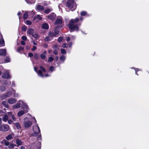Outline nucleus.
I'll return each mask as SVG.
<instances>
[{
	"label": "nucleus",
	"mask_w": 149,
	"mask_h": 149,
	"mask_svg": "<svg viewBox=\"0 0 149 149\" xmlns=\"http://www.w3.org/2000/svg\"><path fill=\"white\" fill-rule=\"evenodd\" d=\"M79 20V19L77 18L75 19H72L70 20L69 25H68L69 28L71 30L78 31L79 27L76 24Z\"/></svg>",
	"instance_id": "nucleus-1"
},
{
	"label": "nucleus",
	"mask_w": 149,
	"mask_h": 149,
	"mask_svg": "<svg viewBox=\"0 0 149 149\" xmlns=\"http://www.w3.org/2000/svg\"><path fill=\"white\" fill-rule=\"evenodd\" d=\"M66 5L72 11H73L76 8V4L74 0H68L67 2Z\"/></svg>",
	"instance_id": "nucleus-2"
},
{
	"label": "nucleus",
	"mask_w": 149,
	"mask_h": 149,
	"mask_svg": "<svg viewBox=\"0 0 149 149\" xmlns=\"http://www.w3.org/2000/svg\"><path fill=\"white\" fill-rule=\"evenodd\" d=\"M23 124L24 127L27 128L30 127L31 126L32 123L31 121L28 120L27 118L26 117L24 119Z\"/></svg>",
	"instance_id": "nucleus-3"
},
{
	"label": "nucleus",
	"mask_w": 149,
	"mask_h": 149,
	"mask_svg": "<svg viewBox=\"0 0 149 149\" xmlns=\"http://www.w3.org/2000/svg\"><path fill=\"white\" fill-rule=\"evenodd\" d=\"M34 69L35 71L37 72L38 75L42 77H43L44 76H45V77H47L49 76V75L48 74H46L45 75L43 74L42 73V71L41 70H39L37 72V68L36 67H34Z\"/></svg>",
	"instance_id": "nucleus-4"
},
{
	"label": "nucleus",
	"mask_w": 149,
	"mask_h": 149,
	"mask_svg": "<svg viewBox=\"0 0 149 149\" xmlns=\"http://www.w3.org/2000/svg\"><path fill=\"white\" fill-rule=\"evenodd\" d=\"M9 129V126L8 125H1L0 127V130L3 132H6L8 131Z\"/></svg>",
	"instance_id": "nucleus-5"
},
{
	"label": "nucleus",
	"mask_w": 149,
	"mask_h": 149,
	"mask_svg": "<svg viewBox=\"0 0 149 149\" xmlns=\"http://www.w3.org/2000/svg\"><path fill=\"white\" fill-rule=\"evenodd\" d=\"M2 77L3 78L5 79L10 78V76L9 74V71L8 70H6L5 72L3 73Z\"/></svg>",
	"instance_id": "nucleus-6"
},
{
	"label": "nucleus",
	"mask_w": 149,
	"mask_h": 149,
	"mask_svg": "<svg viewBox=\"0 0 149 149\" xmlns=\"http://www.w3.org/2000/svg\"><path fill=\"white\" fill-rule=\"evenodd\" d=\"M47 18L52 20H54L56 17V15L54 13H52L48 16H46Z\"/></svg>",
	"instance_id": "nucleus-7"
},
{
	"label": "nucleus",
	"mask_w": 149,
	"mask_h": 149,
	"mask_svg": "<svg viewBox=\"0 0 149 149\" xmlns=\"http://www.w3.org/2000/svg\"><path fill=\"white\" fill-rule=\"evenodd\" d=\"M21 101H22L19 100L18 103L15 104L12 106L13 108V109H17L19 108L21 104Z\"/></svg>",
	"instance_id": "nucleus-8"
},
{
	"label": "nucleus",
	"mask_w": 149,
	"mask_h": 149,
	"mask_svg": "<svg viewBox=\"0 0 149 149\" xmlns=\"http://www.w3.org/2000/svg\"><path fill=\"white\" fill-rule=\"evenodd\" d=\"M16 101V99L13 98H10L8 100V102L10 104H13L15 103Z\"/></svg>",
	"instance_id": "nucleus-9"
},
{
	"label": "nucleus",
	"mask_w": 149,
	"mask_h": 149,
	"mask_svg": "<svg viewBox=\"0 0 149 149\" xmlns=\"http://www.w3.org/2000/svg\"><path fill=\"white\" fill-rule=\"evenodd\" d=\"M28 112L27 110H24V111L21 110L18 112L17 113V116L18 117H20L23 115L25 113H26Z\"/></svg>",
	"instance_id": "nucleus-10"
},
{
	"label": "nucleus",
	"mask_w": 149,
	"mask_h": 149,
	"mask_svg": "<svg viewBox=\"0 0 149 149\" xmlns=\"http://www.w3.org/2000/svg\"><path fill=\"white\" fill-rule=\"evenodd\" d=\"M33 130L34 132L36 133H38L40 132V130L38 125H36L34 127Z\"/></svg>",
	"instance_id": "nucleus-11"
},
{
	"label": "nucleus",
	"mask_w": 149,
	"mask_h": 149,
	"mask_svg": "<svg viewBox=\"0 0 149 149\" xmlns=\"http://www.w3.org/2000/svg\"><path fill=\"white\" fill-rule=\"evenodd\" d=\"M36 9L38 11H42L44 9V8L40 5H37L36 6Z\"/></svg>",
	"instance_id": "nucleus-12"
},
{
	"label": "nucleus",
	"mask_w": 149,
	"mask_h": 149,
	"mask_svg": "<svg viewBox=\"0 0 149 149\" xmlns=\"http://www.w3.org/2000/svg\"><path fill=\"white\" fill-rule=\"evenodd\" d=\"M62 22V20L61 17L57 18L54 23L55 24L57 25L61 24Z\"/></svg>",
	"instance_id": "nucleus-13"
},
{
	"label": "nucleus",
	"mask_w": 149,
	"mask_h": 149,
	"mask_svg": "<svg viewBox=\"0 0 149 149\" xmlns=\"http://www.w3.org/2000/svg\"><path fill=\"white\" fill-rule=\"evenodd\" d=\"M14 134L13 133L10 134L8 135L6 137V139L8 140H9L13 139L14 137Z\"/></svg>",
	"instance_id": "nucleus-14"
},
{
	"label": "nucleus",
	"mask_w": 149,
	"mask_h": 149,
	"mask_svg": "<svg viewBox=\"0 0 149 149\" xmlns=\"http://www.w3.org/2000/svg\"><path fill=\"white\" fill-rule=\"evenodd\" d=\"M21 103L22 104V108L24 109V110H28V107L27 105L26 104V103H24L22 101H21Z\"/></svg>",
	"instance_id": "nucleus-15"
},
{
	"label": "nucleus",
	"mask_w": 149,
	"mask_h": 149,
	"mask_svg": "<svg viewBox=\"0 0 149 149\" xmlns=\"http://www.w3.org/2000/svg\"><path fill=\"white\" fill-rule=\"evenodd\" d=\"M16 143L17 145V147H18L19 146L21 145L24 143L23 142H22L20 140L17 139L16 141Z\"/></svg>",
	"instance_id": "nucleus-16"
},
{
	"label": "nucleus",
	"mask_w": 149,
	"mask_h": 149,
	"mask_svg": "<svg viewBox=\"0 0 149 149\" xmlns=\"http://www.w3.org/2000/svg\"><path fill=\"white\" fill-rule=\"evenodd\" d=\"M33 29L31 28L29 29L27 31V33L29 35H32L33 32Z\"/></svg>",
	"instance_id": "nucleus-17"
},
{
	"label": "nucleus",
	"mask_w": 149,
	"mask_h": 149,
	"mask_svg": "<svg viewBox=\"0 0 149 149\" xmlns=\"http://www.w3.org/2000/svg\"><path fill=\"white\" fill-rule=\"evenodd\" d=\"M2 104L4 106V107L6 108H9V106L8 105L7 102L6 101H3L2 102Z\"/></svg>",
	"instance_id": "nucleus-18"
},
{
	"label": "nucleus",
	"mask_w": 149,
	"mask_h": 149,
	"mask_svg": "<svg viewBox=\"0 0 149 149\" xmlns=\"http://www.w3.org/2000/svg\"><path fill=\"white\" fill-rule=\"evenodd\" d=\"M42 28L43 29H47L49 28V25L47 23H44L42 25Z\"/></svg>",
	"instance_id": "nucleus-19"
},
{
	"label": "nucleus",
	"mask_w": 149,
	"mask_h": 149,
	"mask_svg": "<svg viewBox=\"0 0 149 149\" xmlns=\"http://www.w3.org/2000/svg\"><path fill=\"white\" fill-rule=\"evenodd\" d=\"M8 116L7 115H5L2 118V120L4 122H6L8 120Z\"/></svg>",
	"instance_id": "nucleus-20"
},
{
	"label": "nucleus",
	"mask_w": 149,
	"mask_h": 149,
	"mask_svg": "<svg viewBox=\"0 0 149 149\" xmlns=\"http://www.w3.org/2000/svg\"><path fill=\"white\" fill-rule=\"evenodd\" d=\"M52 10L51 8H48L44 11V12L46 14H48Z\"/></svg>",
	"instance_id": "nucleus-21"
},
{
	"label": "nucleus",
	"mask_w": 149,
	"mask_h": 149,
	"mask_svg": "<svg viewBox=\"0 0 149 149\" xmlns=\"http://www.w3.org/2000/svg\"><path fill=\"white\" fill-rule=\"evenodd\" d=\"M6 53V50L5 49H0V55H5Z\"/></svg>",
	"instance_id": "nucleus-22"
},
{
	"label": "nucleus",
	"mask_w": 149,
	"mask_h": 149,
	"mask_svg": "<svg viewBox=\"0 0 149 149\" xmlns=\"http://www.w3.org/2000/svg\"><path fill=\"white\" fill-rule=\"evenodd\" d=\"M9 97V96L7 95L6 93V94H3L2 95H1L0 97V98L1 100H3L7 97Z\"/></svg>",
	"instance_id": "nucleus-23"
},
{
	"label": "nucleus",
	"mask_w": 149,
	"mask_h": 149,
	"mask_svg": "<svg viewBox=\"0 0 149 149\" xmlns=\"http://www.w3.org/2000/svg\"><path fill=\"white\" fill-rule=\"evenodd\" d=\"M2 143L6 146H8L9 145V142L5 139H4L2 141Z\"/></svg>",
	"instance_id": "nucleus-24"
},
{
	"label": "nucleus",
	"mask_w": 149,
	"mask_h": 149,
	"mask_svg": "<svg viewBox=\"0 0 149 149\" xmlns=\"http://www.w3.org/2000/svg\"><path fill=\"white\" fill-rule=\"evenodd\" d=\"M29 15V14L28 12H25L23 15V18L24 19H26Z\"/></svg>",
	"instance_id": "nucleus-25"
},
{
	"label": "nucleus",
	"mask_w": 149,
	"mask_h": 149,
	"mask_svg": "<svg viewBox=\"0 0 149 149\" xmlns=\"http://www.w3.org/2000/svg\"><path fill=\"white\" fill-rule=\"evenodd\" d=\"M4 84L6 86L10 85L11 84V81L10 80H7L4 82Z\"/></svg>",
	"instance_id": "nucleus-26"
},
{
	"label": "nucleus",
	"mask_w": 149,
	"mask_h": 149,
	"mask_svg": "<svg viewBox=\"0 0 149 149\" xmlns=\"http://www.w3.org/2000/svg\"><path fill=\"white\" fill-rule=\"evenodd\" d=\"M15 125L16 127L19 130L21 129V127L20 126L19 124L18 123H15Z\"/></svg>",
	"instance_id": "nucleus-27"
},
{
	"label": "nucleus",
	"mask_w": 149,
	"mask_h": 149,
	"mask_svg": "<svg viewBox=\"0 0 149 149\" xmlns=\"http://www.w3.org/2000/svg\"><path fill=\"white\" fill-rule=\"evenodd\" d=\"M54 60V58L51 55V56L49 57V59L48 60V62H52Z\"/></svg>",
	"instance_id": "nucleus-28"
},
{
	"label": "nucleus",
	"mask_w": 149,
	"mask_h": 149,
	"mask_svg": "<svg viewBox=\"0 0 149 149\" xmlns=\"http://www.w3.org/2000/svg\"><path fill=\"white\" fill-rule=\"evenodd\" d=\"M12 93H14V96L15 97H17L18 96V95L17 93H15V91L14 90H13L12 91Z\"/></svg>",
	"instance_id": "nucleus-29"
},
{
	"label": "nucleus",
	"mask_w": 149,
	"mask_h": 149,
	"mask_svg": "<svg viewBox=\"0 0 149 149\" xmlns=\"http://www.w3.org/2000/svg\"><path fill=\"white\" fill-rule=\"evenodd\" d=\"M65 57L64 56H62L60 57V60L63 62L65 61Z\"/></svg>",
	"instance_id": "nucleus-30"
},
{
	"label": "nucleus",
	"mask_w": 149,
	"mask_h": 149,
	"mask_svg": "<svg viewBox=\"0 0 149 149\" xmlns=\"http://www.w3.org/2000/svg\"><path fill=\"white\" fill-rule=\"evenodd\" d=\"M56 34L55 33H54L53 32H50L49 33V36L52 37H54L56 36Z\"/></svg>",
	"instance_id": "nucleus-31"
},
{
	"label": "nucleus",
	"mask_w": 149,
	"mask_h": 149,
	"mask_svg": "<svg viewBox=\"0 0 149 149\" xmlns=\"http://www.w3.org/2000/svg\"><path fill=\"white\" fill-rule=\"evenodd\" d=\"M32 36L36 38H39V36L36 33H33L32 35Z\"/></svg>",
	"instance_id": "nucleus-32"
},
{
	"label": "nucleus",
	"mask_w": 149,
	"mask_h": 149,
	"mask_svg": "<svg viewBox=\"0 0 149 149\" xmlns=\"http://www.w3.org/2000/svg\"><path fill=\"white\" fill-rule=\"evenodd\" d=\"M24 48L22 47H19L17 49V51L20 52L21 51H23L24 50Z\"/></svg>",
	"instance_id": "nucleus-33"
},
{
	"label": "nucleus",
	"mask_w": 149,
	"mask_h": 149,
	"mask_svg": "<svg viewBox=\"0 0 149 149\" xmlns=\"http://www.w3.org/2000/svg\"><path fill=\"white\" fill-rule=\"evenodd\" d=\"M26 24L28 25H31L32 22L31 21H29V20H26L25 22Z\"/></svg>",
	"instance_id": "nucleus-34"
},
{
	"label": "nucleus",
	"mask_w": 149,
	"mask_h": 149,
	"mask_svg": "<svg viewBox=\"0 0 149 149\" xmlns=\"http://www.w3.org/2000/svg\"><path fill=\"white\" fill-rule=\"evenodd\" d=\"M40 69H41L42 72H45L46 71V70L45 68L43 67L42 66H40Z\"/></svg>",
	"instance_id": "nucleus-35"
},
{
	"label": "nucleus",
	"mask_w": 149,
	"mask_h": 149,
	"mask_svg": "<svg viewBox=\"0 0 149 149\" xmlns=\"http://www.w3.org/2000/svg\"><path fill=\"white\" fill-rule=\"evenodd\" d=\"M12 120L13 121H15L16 120L17 118L15 117L14 114H13L11 116Z\"/></svg>",
	"instance_id": "nucleus-36"
},
{
	"label": "nucleus",
	"mask_w": 149,
	"mask_h": 149,
	"mask_svg": "<svg viewBox=\"0 0 149 149\" xmlns=\"http://www.w3.org/2000/svg\"><path fill=\"white\" fill-rule=\"evenodd\" d=\"M12 120L13 121H15L16 120L17 118L15 117L14 114H13L11 116Z\"/></svg>",
	"instance_id": "nucleus-37"
},
{
	"label": "nucleus",
	"mask_w": 149,
	"mask_h": 149,
	"mask_svg": "<svg viewBox=\"0 0 149 149\" xmlns=\"http://www.w3.org/2000/svg\"><path fill=\"white\" fill-rule=\"evenodd\" d=\"M10 61V59L8 57H6L4 59V61L6 63L9 62Z\"/></svg>",
	"instance_id": "nucleus-38"
},
{
	"label": "nucleus",
	"mask_w": 149,
	"mask_h": 149,
	"mask_svg": "<svg viewBox=\"0 0 149 149\" xmlns=\"http://www.w3.org/2000/svg\"><path fill=\"white\" fill-rule=\"evenodd\" d=\"M0 90L2 92H3L6 90V88L4 86H2L1 87Z\"/></svg>",
	"instance_id": "nucleus-39"
},
{
	"label": "nucleus",
	"mask_w": 149,
	"mask_h": 149,
	"mask_svg": "<svg viewBox=\"0 0 149 149\" xmlns=\"http://www.w3.org/2000/svg\"><path fill=\"white\" fill-rule=\"evenodd\" d=\"M40 57L42 59H44L45 58V55L44 54H42L40 55Z\"/></svg>",
	"instance_id": "nucleus-40"
},
{
	"label": "nucleus",
	"mask_w": 149,
	"mask_h": 149,
	"mask_svg": "<svg viewBox=\"0 0 149 149\" xmlns=\"http://www.w3.org/2000/svg\"><path fill=\"white\" fill-rule=\"evenodd\" d=\"M86 13L85 11H82L81 13V16H84L86 15Z\"/></svg>",
	"instance_id": "nucleus-41"
},
{
	"label": "nucleus",
	"mask_w": 149,
	"mask_h": 149,
	"mask_svg": "<svg viewBox=\"0 0 149 149\" xmlns=\"http://www.w3.org/2000/svg\"><path fill=\"white\" fill-rule=\"evenodd\" d=\"M12 93L10 91H8L6 93L7 95L9 96V97H10L12 95Z\"/></svg>",
	"instance_id": "nucleus-42"
},
{
	"label": "nucleus",
	"mask_w": 149,
	"mask_h": 149,
	"mask_svg": "<svg viewBox=\"0 0 149 149\" xmlns=\"http://www.w3.org/2000/svg\"><path fill=\"white\" fill-rule=\"evenodd\" d=\"M61 53L63 54H65L66 52L65 50L64 49H61Z\"/></svg>",
	"instance_id": "nucleus-43"
},
{
	"label": "nucleus",
	"mask_w": 149,
	"mask_h": 149,
	"mask_svg": "<svg viewBox=\"0 0 149 149\" xmlns=\"http://www.w3.org/2000/svg\"><path fill=\"white\" fill-rule=\"evenodd\" d=\"M54 68L53 66H51L49 68V70L51 72H53L54 70Z\"/></svg>",
	"instance_id": "nucleus-44"
},
{
	"label": "nucleus",
	"mask_w": 149,
	"mask_h": 149,
	"mask_svg": "<svg viewBox=\"0 0 149 149\" xmlns=\"http://www.w3.org/2000/svg\"><path fill=\"white\" fill-rule=\"evenodd\" d=\"M8 123L9 124H11L13 123V120L11 119L8 120Z\"/></svg>",
	"instance_id": "nucleus-45"
},
{
	"label": "nucleus",
	"mask_w": 149,
	"mask_h": 149,
	"mask_svg": "<svg viewBox=\"0 0 149 149\" xmlns=\"http://www.w3.org/2000/svg\"><path fill=\"white\" fill-rule=\"evenodd\" d=\"M52 48L55 49V50H58V49L57 48V45H54L52 47Z\"/></svg>",
	"instance_id": "nucleus-46"
},
{
	"label": "nucleus",
	"mask_w": 149,
	"mask_h": 149,
	"mask_svg": "<svg viewBox=\"0 0 149 149\" xmlns=\"http://www.w3.org/2000/svg\"><path fill=\"white\" fill-rule=\"evenodd\" d=\"M26 2L28 3V4H31L33 3V2L32 1H29V0H25ZM32 1V0H31Z\"/></svg>",
	"instance_id": "nucleus-47"
},
{
	"label": "nucleus",
	"mask_w": 149,
	"mask_h": 149,
	"mask_svg": "<svg viewBox=\"0 0 149 149\" xmlns=\"http://www.w3.org/2000/svg\"><path fill=\"white\" fill-rule=\"evenodd\" d=\"M26 27L25 26H23L22 28V31H25L26 30Z\"/></svg>",
	"instance_id": "nucleus-48"
},
{
	"label": "nucleus",
	"mask_w": 149,
	"mask_h": 149,
	"mask_svg": "<svg viewBox=\"0 0 149 149\" xmlns=\"http://www.w3.org/2000/svg\"><path fill=\"white\" fill-rule=\"evenodd\" d=\"M50 40V38L48 36L46 37L45 38V40L46 41H48Z\"/></svg>",
	"instance_id": "nucleus-49"
},
{
	"label": "nucleus",
	"mask_w": 149,
	"mask_h": 149,
	"mask_svg": "<svg viewBox=\"0 0 149 149\" xmlns=\"http://www.w3.org/2000/svg\"><path fill=\"white\" fill-rule=\"evenodd\" d=\"M7 114L9 116H11L13 115V112L11 111L8 112Z\"/></svg>",
	"instance_id": "nucleus-50"
},
{
	"label": "nucleus",
	"mask_w": 149,
	"mask_h": 149,
	"mask_svg": "<svg viewBox=\"0 0 149 149\" xmlns=\"http://www.w3.org/2000/svg\"><path fill=\"white\" fill-rule=\"evenodd\" d=\"M4 44V41L3 39L0 40V45H3Z\"/></svg>",
	"instance_id": "nucleus-51"
},
{
	"label": "nucleus",
	"mask_w": 149,
	"mask_h": 149,
	"mask_svg": "<svg viewBox=\"0 0 149 149\" xmlns=\"http://www.w3.org/2000/svg\"><path fill=\"white\" fill-rule=\"evenodd\" d=\"M63 40V38L62 37H60L58 38V42H61Z\"/></svg>",
	"instance_id": "nucleus-52"
},
{
	"label": "nucleus",
	"mask_w": 149,
	"mask_h": 149,
	"mask_svg": "<svg viewBox=\"0 0 149 149\" xmlns=\"http://www.w3.org/2000/svg\"><path fill=\"white\" fill-rule=\"evenodd\" d=\"M22 39L24 40H26L27 39V38L26 36H23L22 37Z\"/></svg>",
	"instance_id": "nucleus-53"
},
{
	"label": "nucleus",
	"mask_w": 149,
	"mask_h": 149,
	"mask_svg": "<svg viewBox=\"0 0 149 149\" xmlns=\"http://www.w3.org/2000/svg\"><path fill=\"white\" fill-rule=\"evenodd\" d=\"M34 57L36 59H38V54L36 53L34 55Z\"/></svg>",
	"instance_id": "nucleus-54"
},
{
	"label": "nucleus",
	"mask_w": 149,
	"mask_h": 149,
	"mask_svg": "<svg viewBox=\"0 0 149 149\" xmlns=\"http://www.w3.org/2000/svg\"><path fill=\"white\" fill-rule=\"evenodd\" d=\"M36 18L40 20H41L42 19L41 17L39 15H37V16H36Z\"/></svg>",
	"instance_id": "nucleus-55"
},
{
	"label": "nucleus",
	"mask_w": 149,
	"mask_h": 149,
	"mask_svg": "<svg viewBox=\"0 0 149 149\" xmlns=\"http://www.w3.org/2000/svg\"><path fill=\"white\" fill-rule=\"evenodd\" d=\"M14 146H16V145H14L13 144H11L10 145L9 147L10 148H13Z\"/></svg>",
	"instance_id": "nucleus-56"
},
{
	"label": "nucleus",
	"mask_w": 149,
	"mask_h": 149,
	"mask_svg": "<svg viewBox=\"0 0 149 149\" xmlns=\"http://www.w3.org/2000/svg\"><path fill=\"white\" fill-rule=\"evenodd\" d=\"M55 31V33L56 34V35L58 33L59 31L58 30H56V29H55L54 30Z\"/></svg>",
	"instance_id": "nucleus-57"
},
{
	"label": "nucleus",
	"mask_w": 149,
	"mask_h": 149,
	"mask_svg": "<svg viewBox=\"0 0 149 149\" xmlns=\"http://www.w3.org/2000/svg\"><path fill=\"white\" fill-rule=\"evenodd\" d=\"M66 40L68 42L71 40L70 38L69 37H67L66 38Z\"/></svg>",
	"instance_id": "nucleus-58"
},
{
	"label": "nucleus",
	"mask_w": 149,
	"mask_h": 149,
	"mask_svg": "<svg viewBox=\"0 0 149 149\" xmlns=\"http://www.w3.org/2000/svg\"><path fill=\"white\" fill-rule=\"evenodd\" d=\"M57 50H58L56 49V50H54V54L56 55L57 54H58Z\"/></svg>",
	"instance_id": "nucleus-59"
},
{
	"label": "nucleus",
	"mask_w": 149,
	"mask_h": 149,
	"mask_svg": "<svg viewBox=\"0 0 149 149\" xmlns=\"http://www.w3.org/2000/svg\"><path fill=\"white\" fill-rule=\"evenodd\" d=\"M135 72H136V74L137 75H138V74H137V72L138 71H140V70H139V69H138V68H136V69H135Z\"/></svg>",
	"instance_id": "nucleus-60"
},
{
	"label": "nucleus",
	"mask_w": 149,
	"mask_h": 149,
	"mask_svg": "<svg viewBox=\"0 0 149 149\" xmlns=\"http://www.w3.org/2000/svg\"><path fill=\"white\" fill-rule=\"evenodd\" d=\"M36 49V47L35 46H33V48L31 49L32 51H34Z\"/></svg>",
	"instance_id": "nucleus-61"
},
{
	"label": "nucleus",
	"mask_w": 149,
	"mask_h": 149,
	"mask_svg": "<svg viewBox=\"0 0 149 149\" xmlns=\"http://www.w3.org/2000/svg\"><path fill=\"white\" fill-rule=\"evenodd\" d=\"M29 56H30V57H32L33 56V54L31 53H29Z\"/></svg>",
	"instance_id": "nucleus-62"
},
{
	"label": "nucleus",
	"mask_w": 149,
	"mask_h": 149,
	"mask_svg": "<svg viewBox=\"0 0 149 149\" xmlns=\"http://www.w3.org/2000/svg\"><path fill=\"white\" fill-rule=\"evenodd\" d=\"M21 44L22 45H24L25 44V42L23 41H21Z\"/></svg>",
	"instance_id": "nucleus-63"
},
{
	"label": "nucleus",
	"mask_w": 149,
	"mask_h": 149,
	"mask_svg": "<svg viewBox=\"0 0 149 149\" xmlns=\"http://www.w3.org/2000/svg\"><path fill=\"white\" fill-rule=\"evenodd\" d=\"M75 36H72L70 38L71 40H73L75 38Z\"/></svg>",
	"instance_id": "nucleus-64"
}]
</instances>
